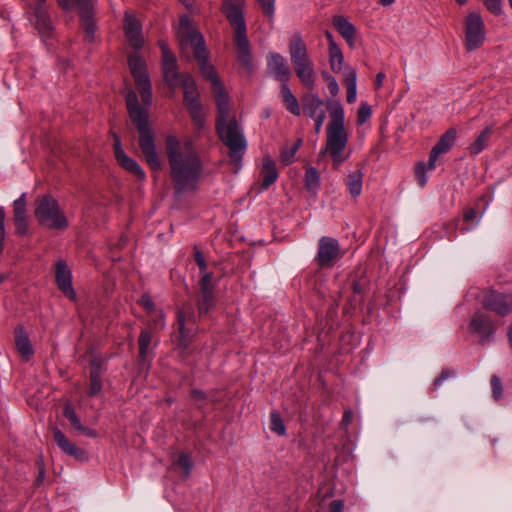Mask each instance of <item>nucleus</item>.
<instances>
[{"instance_id":"4","label":"nucleus","mask_w":512,"mask_h":512,"mask_svg":"<svg viewBox=\"0 0 512 512\" xmlns=\"http://www.w3.org/2000/svg\"><path fill=\"white\" fill-rule=\"evenodd\" d=\"M131 121L135 124L139 133V147L146 163L153 171L161 169V161L155 146V138L149 125V114L141 106L128 110Z\"/></svg>"},{"instance_id":"50","label":"nucleus","mask_w":512,"mask_h":512,"mask_svg":"<svg viewBox=\"0 0 512 512\" xmlns=\"http://www.w3.org/2000/svg\"><path fill=\"white\" fill-rule=\"evenodd\" d=\"M257 2L263 14L272 20L274 16V0H257Z\"/></svg>"},{"instance_id":"24","label":"nucleus","mask_w":512,"mask_h":512,"mask_svg":"<svg viewBox=\"0 0 512 512\" xmlns=\"http://www.w3.org/2000/svg\"><path fill=\"white\" fill-rule=\"evenodd\" d=\"M470 327L474 332H477L486 337L490 336L495 331V325L493 321L482 313H475L473 315Z\"/></svg>"},{"instance_id":"59","label":"nucleus","mask_w":512,"mask_h":512,"mask_svg":"<svg viewBox=\"0 0 512 512\" xmlns=\"http://www.w3.org/2000/svg\"><path fill=\"white\" fill-rule=\"evenodd\" d=\"M344 502L342 500H333L329 505V512H343Z\"/></svg>"},{"instance_id":"15","label":"nucleus","mask_w":512,"mask_h":512,"mask_svg":"<svg viewBox=\"0 0 512 512\" xmlns=\"http://www.w3.org/2000/svg\"><path fill=\"white\" fill-rule=\"evenodd\" d=\"M289 54L293 67L311 62L307 46L300 34H294L289 41Z\"/></svg>"},{"instance_id":"44","label":"nucleus","mask_w":512,"mask_h":512,"mask_svg":"<svg viewBox=\"0 0 512 512\" xmlns=\"http://www.w3.org/2000/svg\"><path fill=\"white\" fill-rule=\"evenodd\" d=\"M142 102L144 105H151L152 103V91H151V83L150 80H144L142 82L136 83Z\"/></svg>"},{"instance_id":"63","label":"nucleus","mask_w":512,"mask_h":512,"mask_svg":"<svg viewBox=\"0 0 512 512\" xmlns=\"http://www.w3.org/2000/svg\"><path fill=\"white\" fill-rule=\"evenodd\" d=\"M37 465H38L39 471H38V475H37V478H36V483H37V485H40L43 482V480H44L45 469H44L42 460H39L37 462Z\"/></svg>"},{"instance_id":"18","label":"nucleus","mask_w":512,"mask_h":512,"mask_svg":"<svg viewBox=\"0 0 512 512\" xmlns=\"http://www.w3.org/2000/svg\"><path fill=\"white\" fill-rule=\"evenodd\" d=\"M124 30L130 45L136 49L141 48L143 45L141 25L134 16L127 13L124 20Z\"/></svg>"},{"instance_id":"38","label":"nucleus","mask_w":512,"mask_h":512,"mask_svg":"<svg viewBox=\"0 0 512 512\" xmlns=\"http://www.w3.org/2000/svg\"><path fill=\"white\" fill-rule=\"evenodd\" d=\"M344 56L338 45L329 49V63L333 72L339 73L342 69Z\"/></svg>"},{"instance_id":"14","label":"nucleus","mask_w":512,"mask_h":512,"mask_svg":"<svg viewBox=\"0 0 512 512\" xmlns=\"http://www.w3.org/2000/svg\"><path fill=\"white\" fill-rule=\"evenodd\" d=\"M267 69L276 80L286 84L291 76L286 59L278 53H270L267 58Z\"/></svg>"},{"instance_id":"9","label":"nucleus","mask_w":512,"mask_h":512,"mask_svg":"<svg viewBox=\"0 0 512 512\" xmlns=\"http://www.w3.org/2000/svg\"><path fill=\"white\" fill-rule=\"evenodd\" d=\"M465 48L473 51L480 48L485 41V25L478 13H469L465 20Z\"/></svg>"},{"instance_id":"1","label":"nucleus","mask_w":512,"mask_h":512,"mask_svg":"<svg viewBox=\"0 0 512 512\" xmlns=\"http://www.w3.org/2000/svg\"><path fill=\"white\" fill-rule=\"evenodd\" d=\"M170 174L175 191L184 193L197 187L202 172V163L192 140L180 143L174 135H168L165 141Z\"/></svg>"},{"instance_id":"3","label":"nucleus","mask_w":512,"mask_h":512,"mask_svg":"<svg viewBox=\"0 0 512 512\" xmlns=\"http://www.w3.org/2000/svg\"><path fill=\"white\" fill-rule=\"evenodd\" d=\"M326 133V146L319 156L328 153L333 161V165L338 167L347 158V156L343 155V151L348 143V133L344 127V111L341 106H337L332 111Z\"/></svg>"},{"instance_id":"13","label":"nucleus","mask_w":512,"mask_h":512,"mask_svg":"<svg viewBox=\"0 0 512 512\" xmlns=\"http://www.w3.org/2000/svg\"><path fill=\"white\" fill-rule=\"evenodd\" d=\"M212 273H204L199 281L200 295L197 300L199 315L206 314L214 305Z\"/></svg>"},{"instance_id":"54","label":"nucleus","mask_w":512,"mask_h":512,"mask_svg":"<svg viewBox=\"0 0 512 512\" xmlns=\"http://www.w3.org/2000/svg\"><path fill=\"white\" fill-rule=\"evenodd\" d=\"M297 151H294L292 147L284 148L281 152L280 159L284 165H289L294 161L295 154Z\"/></svg>"},{"instance_id":"28","label":"nucleus","mask_w":512,"mask_h":512,"mask_svg":"<svg viewBox=\"0 0 512 512\" xmlns=\"http://www.w3.org/2000/svg\"><path fill=\"white\" fill-rule=\"evenodd\" d=\"M128 64L135 83L149 80L145 62L138 54H131L128 59Z\"/></svg>"},{"instance_id":"31","label":"nucleus","mask_w":512,"mask_h":512,"mask_svg":"<svg viewBox=\"0 0 512 512\" xmlns=\"http://www.w3.org/2000/svg\"><path fill=\"white\" fill-rule=\"evenodd\" d=\"M152 340V334L149 330L145 329L142 330L139 338H138V345H139V366L140 367H148L146 365L147 363V356L150 352V345Z\"/></svg>"},{"instance_id":"23","label":"nucleus","mask_w":512,"mask_h":512,"mask_svg":"<svg viewBox=\"0 0 512 512\" xmlns=\"http://www.w3.org/2000/svg\"><path fill=\"white\" fill-rule=\"evenodd\" d=\"M333 25L341 36L347 41L348 45L353 48L356 37V29L347 18L341 15H337L333 18Z\"/></svg>"},{"instance_id":"11","label":"nucleus","mask_w":512,"mask_h":512,"mask_svg":"<svg viewBox=\"0 0 512 512\" xmlns=\"http://www.w3.org/2000/svg\"><path fill=\"white\" fill-rule=\"evenodd\" d=\"M482 306L498 315L505 316L510 313L509 294L487 290L483 294Z\"/></svg>"},{"instance_id":"42","label":"nucleus","mask_w":512,"mask_h":512,"mask_svg":"<svg viewBox=\"0 0 512 512\" xmlns=\"http://www.w3.org/2000/svg\"><path fill=\"white\" fill-rule=\"evenodd\" d=\"M187 106V109L189 111V114L194 122V124L198 127V128H203L204 127V124H205V119L202 115V112H201V104L200 103H194V104H190V105H186Z\"/></svg>"},{"instance_id":"58","label":"nucleus","mask_w":512,"mask_h":512,"mask_svg":"<svg viewBox=\"0 0 512 512\" xmlns=\"http://www.w3.org/2000/svg\"><path fill=\"white\" fill-rule=\"evenodd\" d=\"M127 110L140 106L137 95L134 91L130 90L126 94Z\"/></svg>"},{"instance_id":"19","label":"nucleus","mask_w":512,"mask_h":512,"mask_svg":"<svg viewBox=\"0 0 512 512\" xmlns=\"http://www.w3.org/2000/svg\"><path fill=\"white\" fill-rule=\"evenodd\" d=\"M215 96V102L217 105V118L216 123L224 120H228L229 117V96L226 92L223 84H217L216 87L212 88Z\"/></svg>"},{"instance_id":"56","label":"nucleus","mask_w":512,"mask_h":512,"mask_svg":"<svg viewBox=\"0 0 512 512\" xmlns=\"http://www.w3.org/2000/svg\"><path fill=\"white\" fill-rule=\"evenodd\" d=\"M14 223L16 227V232L19 235H24L28 231V223L26 221V217L14 218Z\"/></svg>"},{"instance_id":"46","label":"nucleus","mask_w":512,"mask_h":512,"mask_svg":"<svg viewBox=\"0 0 512 512\" xmlns=\"http://www.w3.org/2000/svg\"><path fill=\"white\" fill-rule=\"evenodd\" d=\"M14 218L26 217V199L25 194H22L13 203Z\"/></svg>"},{"instance_id":"35","label":"nucleus","mask_w":512,"mask_h":512,"mask_svg":"<svg viewBox=\"0 0 512 512\" xmlns=\"http://www.w3.org/2000/svg\"><path fill=\"white\" fill-rule=\"evenodd\" d=\"M363 173L361 170L351 172L346 180L349 192L353 197H358L362 191Z\"/></svg>"},{"instance_id":"40","label":"nucleus","mask_w":512,"mask_h":512,"mask_svg":"<svg viewBox=\"0 0 512 512\" xmlns=\"http://www.w3.org/2000/svg\"><path fill=\"white\" fill-rule=\"evenodd\" d=\"M173 466L182 470L183 476L187 478L190 475L192 468L191 457L188 453H180L178 458L173 461Z\"/></svg>"},{"instance_id":"37","label":"nucleus","mask_w":512,"mask_h":512,"mask_svg":"<svg viewBox=\"0 0 512 512\" xmlns=\"http://www.w3.org/2000/svg\"><path fill=\"white\" fill-rule=\"evenodd\" d=\"M162 70L165 83L171 89H175L181 83L184 74L178 72L177 65L162 66Z\"/></svg>"},{"instance_id":"55","label":"nucleus","mask_w":512,"mask_h":512,"mask_svg":"<svg viewBox=\"0 0 512 512\" xmlns=\"http://www.w3.org/2000/svg\"><path fill=\"white\" fill-rule=\"evenodd\" d=\"M486 8L493 14L499 15L502 10L501 0H483Z\"/></svg>"},{"instance_id":"7","label":"nucleus","mask_w":512,"mask_h":512,"mask_svg":"<svg viewBox=\"0 0 512 512\" xmlns=\"http://www.w3.org/2000/svg\"><path fill=\"white\" fill-rule=\"evenodd\" d=\"M227 20L234 29V43L236 46L238 61L249 71L252 68V56L243 13L236 14L234 12H230L228 13Z\"/></svg>"},{"instance_id":"34","label":"nucleus","mask_w":512,"mask_h":512,"mask_svg":"<svg viewBox=\"0 0 512 512\" xmlns=\"http://www.w3.org/2000/svg\"><path fill=\"white\" fill-rule=\"evenodd\" d=\"M356 71L347 67L344 72V84L347 88V102L353 103L356 100Z\"/></svg>"},{"instance_id":"8","label":"nucleus","mask_w":512,"mask_h":512,"mask_svg":"<svg viewBox=\"0 0 512 512\" xmlns=\"http://www.w3.org/2000/svg\"><path fill=\"white\" fill-rule=\"evenodd\" d=\"M216 128L221 140L229 149V156L234 161H240L242 152L246 148V141L240 132L236 120L230 119L217 122Z\"/></svg>"},{"instance_id":"51","label":"nucleus","mask_w":512,"mask_h":512,"mask_svg":"<svg viewBox=\"0 0 512 512\" xmlns=\"http://www.w3.org/2000/svg\"><path fill=\"white\" fill-rule=\"evenodd\" d=\"M426 165L422 162L418 163L415 167V175L417 181L421 187L425 186L427 183V178L425 175Z\"/></svg>"},{"instance_id":"16","label":"nucleus","mask_w":512,"mask_h":512,"mask_svg":"<svg viewBox=\"0 0 512 512\" xmlns=\"http://www.w3.org/2000/svg\"><path fill=\"white\" fill-rule=\"evenodd\" d=\"M45 2H38L33 6V15L35 18V28L38 32L44 37H50L52 34V23L50 17L47 13V10L44 6Z\"/></svg>"},{"instance_id":"45","label":"nucleus","mask_w":512,"mask_h":512,"mask_svg":"<svg viewBox=\"0 0 512 512\" xmlns=\"http://www.w3.org/2000/svg\"><path fill=\"white\" fill-rule=\"evenodd\" d=\"M270 428L272 431L277 433L280 436H284L286 434V428L283 420L281 419L278 412L271 413V425Z\"/></svg>"},{"instance_id":"62","label":"nucleus","mask_w":512,"mask_h":512,"mask_svg":"<svg viewBox=\"0 0 512 512\" xmlns=\"http://www.w3.org/2000/svg\"><path fill=\"white\" fill-rule=\"evenodd\" d=\"M113 138H114V155H115V158H117L118 156H120V153H125V152L121 147L119 137L116 134H113Z\"/></svg>"},{"instance_id":"17","label":"nucleus","mask_w":512,"mask_h":512,"mask_svg":"<svg viewBox=\"0 0 512 512\" xmlns=\"http://www.w3.org/2000/svg\"><path fill=\"white\" fill-rule=\"evenodd\" d=\"M54 441L58 447L66 454L77 460L86 459L85 451L72 443L57 427L52 429Z\"/></svg>"},{"instance_id":"27","label":"nucleus","mask_w":512,"mask_h":512,"mask_svg":"<svg viewBox=\"0 0 512 512\" xmlns=\"http://www.w3.org/2000/svg\"><path fill=\"white\" fill-rule=\"evenodd\" d=\"M295 73L300 82L309 90L315 86V72L313 62H308L294 67Z\"/></svg>"},{"instance_id":"36","label":"nucleus","mask_w":512,"mask_h":512,"mask_svg":"<svg viewBox=\"0 0 512 512\" xmlns=\"http://www.w3.org/2000/svg\"><path fill=\"white\" fill-rule=\"evenodd\" d=\"M457 137V131L455 128L448 129L439 139V141L436 143V145L433 147L441 154L446 153L449 151V149L454 144Z\"/></svg>"},{"instance_id":"61","label":"nucleus","mask_w":512,"mask_h":512,"mask_svg":"<svg viewBox=\"0 0 512 512\" xmlns=\"http://www.w3.org/2000/svg\"><path fill=\"white\" fill-rule=\"evenodd\" d=\"M453 372L449 370H444L442 373L437 377L434 381V386L437 387L441 384L442 381L448 379L449 377L453 376Z\"/></svg>"},{"instance_id":"47","label":"nucleus","mask_w":512,"mask_h":512,"mask_svg":"<svg viewBox=\"0 0 512 512\" xmlns=\"http://www.w3.org/2000/svg\"><path fill=\"white\" fill-rule=\"evenodd\" d=\"M371 113H372V110L368 104H366V103L361 104V106L358 110V113H357V123L359 125L364 124L370 118Z\"/></svg>"},{"instance_id":"10","label":"nucleus","mask_w":512,"mask_h":512,"mask_svg":"<svg viewBox=\"0 0 512 512\" xmlns=\"http://www.w3.org/2000/svg\"><path fill=\"white\" fill-rule=\"evenodd\" d=\"M342 257L338 240L323 236L319 240L317 263L320 267H332Z\"/></svg>"},{"instance_id":"21","label":"nucleus","mask_w":512,"mask_h":512,"mask_svg":"<svg viewBox=\"0 0 512 512\" xmlns=\"http://www.w3.org/2000/svg\"><path fill=\"white\" fill-rule=\"evenodd\" d=\"M90 366L88 395L93 397L98 395L102 390V361L94 358L91 360Z\"/></svg>"},{"instance_id":"57","label":"nucleus","mask_w":512,"mask_h":512,"mask_svg":"<svg viewBox=\"0 0 512 512\" xmlns=\"http://www.w3.org/2000/svg\"><path fill=\"white\" fill-rule=\"evenodd\" d=\"M139 304L143 306L147 312L152 313L155 311V304L148 294H143L139 300Z\"/></svg>"},{"instance_id":"64","label":"nucleus","mask_w":512,"mask_h":512,"mask_svg":"<svg viewBox=\"0 0 512 512\" xmlns=\"http://www.w3.org/2000/svg\"><path fill=\"white\" fill-rule=\"evenodd\" d=\"M476 211L473 208H468L464 211V221L470 222L473 221L476 218Z\"/></svg>"},{"instance_id":"30","label":"nucleus","mask_w":512,"mask_h":512,"mask_svg":"<svg viewBox=\"0 0 512 512\" xmlns=\"http://www.w3.org/2000/svg\"><path fill=\"white\" fill-rule=\"evenodd\" d=\"M64 416L67 418V420L70 422V424L72 425V427L74 429H76L77 431H79L80 433L88 436V437H91V438H95L97 437V431L94 430V429H90L86 426H83L80 422V419L78 418L75 410L70 406V405H66L65 408H64Z\"/></svg>"},{"instance_id":"12","label":"nucleus","mask_w":512,"mask_h":512,"mask_svg":"<svg viewBox=\"0 0 512 512\" xmlns=\"http://www.w3.org/2000/svg\"><path fill=\"white\" fill-rule=\"evenodd\" d=\"M55 280L58 289L70 300H75L76 294L72 287V275L66 261L59 260L55 263Z\"/></svg>"},{"instance_id":"20","label":"nucleus","mask_w":512,"mask_h":512,"mask_svg":"<svg viewBox=\"0 0 512 512\" xmlns=\"http://www.w3.org/2000/svg\"><path fill=\"white\" fill-rule=\"evenodd\" d=\"M15 346L16 350L24 361H28L34 354L33 347L29 340L28 334L23 326L19 325L15 328Z\"/></svg>"},{"instance_id":"5","label":"nucleus","mask_w":512,"mask_h":512,"mask_svg":"<svg viewBox=\"0 0 512 512\" xmlns=\"http://www.w3.org/2000/svg\"><path fill=\"white\" fill-rule=\"evenodd\" d=\"M34 214L38 222L49 229L65 230L68 227V221L58 202L50 195L36 199Z\"/></svg>"},{"instance_id":"60","label":"nucleus","mask_w":512,"mask_h":512,"mask_svg":"<svg viewBox=\"0 0 512 512\" xmlns=\"http://www.w3.org/2000/svg\"><path fill=\"white\" fill-rule=\"evenodd\" d=\"M441 155L440 152H438L436 149L432 148L431 152H430V156H429V160H428V169L429 170H432L435 168V163H436V159L438 158V156Z\"/></svg>"},{"instance_id":"32","label":"nucleus","mask_w":512,"mask_h":512,"mask_svg":"<svg viewBox=\"0 0 512 512\" xmlns=\"http://www.w3.org/2000/svg\"><path fill=\"white\" fill-rule=\"evenodd\" d=\"M281 95L286 109L295 116H299L301 109L297 98L294 96L287 84L281 86Z\"/></svg>"},{"instance_id":"49","label":"nucleus","mask_w":512,"mask_h":512,"mask_svg":"<svg viewBox=\"0 0 512 512\" xmlns=\"http://www.w3.org/2000/svg\"><path fill=\"white\" fill-rule=\"evenodd\" d=\"M81 13V17L84 21L85 31L90 39L93 38L95 32V24L91 18L90 11L88 13Z\"/></svg>"},{"instance_id":"2","label":"nucleus","mask_w":512,"mask_h":512,"mask_svg":"<svg viewBox=\"0 0 512 512\" xmlns=\"http://www.w3.org/2000/svg\"><path fill=\"white\" fill-rule=\"evenodd\" d=\"M178 37L182 52L192 51L203 78L211 83V89L216 87L217 84H223L217 75L215 67L207 61L208 52L203 36L192 26L187 16H183L180 19Z\"/></svg>"},{"instance_id":"52","label":"nucleus","mask_w":512,"mask_h":512,"mask_svg":"<svg viewBox=\"0 0 512 512\" xmlns=\"http://www.w3.org/2000/svg\"><path fill=\"white\" fill-rule=\"evenodd\" d=\"M322 76L327 82L329 92L333 96L337 95L339 92V86L336 79L333 76L329 75L327 72H322Z\"/></svg>"},{"instance_id":"43","label":"nucleus","mask_w":512,"mask_h":512,"mask_svg":"<svg viewBox=\"0 0 512 512\" xmlns=\"http://www.w3.org/2000/svg\"><path fill=\"white\" fill-rule=\"evenodd\" d=\"M159 48L162 53V66L177 65L176 57L164 40L159 41Z\"/></svg>"},{"instance_id":"25","label":"nucleus","mask_w":512,"mask_h":512,"mask_svg":"<svg viewBox=\"0 0 512 512\" xmlns=\"http://www.w3.org/2000/svg\"><path fill=\"white\" fill-rule=\"evenodd\" d=\"M302 108L304 113L310 118H315L320 115H325V111L323 109L324 102L317 95L314 94H306L302 98Z\"/></svg>"},{"instance_id":"6","label":"nucleus","mask_w":512,"mask_h":512,"mask_svg":"<svg viewBox=\"0 0 512 512\" xmlns=\"http://www.w3.org/2000/svg\"><path fill=\"white\" fill-rule=\"evenodd\" d=\"M192 321L191 316H187L186 309L183 308L177 312V328L172 334V342L177 358L187 363L190 355L193 353L192 343L194 342V332L186 325Z\"/></svg>"},{"instance_id":"29","label":"nucleus","mask_w":512,"mask_h":512,"mask_svg":"<svg viewBox=\"0 0 512 512\" xmlns=\"http://www.w3.org/2000/svg\"><path fill=\"white\" fill-rule=\"evenodd\" d=\"M116 160L123 169L133 174L139 180L145 179L146 174L142 167L138 164L136 160L129 157L126 153H120V156H118Z\"/></svg>"},{"instance_id":"33","label":"nucleus","mask_w":512,"mask_h":512,"mask_svg":"<svg viewBox=\"0 0 512 512\" xmlns=\"http://www.w3.org/2000/svg\"><path fill=\"white\" fill-rule=\"evenodd\" d=\"M492 131V125L487 126L484 130L481 131L475 141L469 146L470 154L476 155L487 147L492 135Z\"/></svg>"},{"instance_id":"39","label":"nucleus","mask_w":512,"mask_h":512,"mask_svg":"<svg viewBox=\"0 0 512 512\" xmlns=\"http://www.w3.org/2000/svg\"><path fill=\"white\" fill-rule=\"evenodd\" d=\"M304 184L309 191L316 192L318 190L320 186V176L314 167L306 169Z\"/></svg>"},{"instance_id":"22","label":"nucleus","mask_w":512,"mask_h":512,"mask_svg":"<svg viewBox=\"0 0 512 512\" xmlns=\"http://www.w3.org/2000/svg\"><path fill=\"white\" fill-rule=\"evenodd\" d=\"M260 177L262 179L261 189L263 190L268 189L278 178L276 164L268 155L263 157Z\"/></svg>"},{"instance_id":"53","label":"nucleus","mask_w":512,"mask_h":512,"mask_svg":"<svg viewBox=\"0 0 512 512\" xmlns=\"http://www.w3.org/2000/svg\"><path fill=\"white\" fill-rule=\"evenodd\" d=\"M193 250H194V260L197 263V265L199 266L201 274L203 275L204 273H208L206 271L207 263H206V260L203 256L202 252L196 246L194 247Z\"/></svg>"},{"instance_id":"26","label":"nucleus","mask_w":512,"mask_h":512,"mask_svg":"<svg viewBox=\"0 0 512 512\" xmlns=\"http://www.w3.org/2000/svg\"><path fill=\"white\" fill-rule=\"evenodd\" d=\"M179 85L183 87L185 105L200 103L197 86L191 75L184 74Z\"/></svg>"},{"instance_id":"48","label":"nucleus","mask_w":512,"mask_h":512,"mask_svg":"<svg viewBox=\"0 0 512 512\" xmlns=\"http://www.w3.org/2000/svg\"><path fill=\"white\" fill-rule=\"evenodd\" d=\"M492 395L495 400H499L502 397V382L497 375L491 377Z\"/></svg>"},{"instance_id":"41","label":"nucleus","mask_w":512,"mask_h":512,"mask_svg":"<svg viewBox=\"0 0 512 512\" xmlns=\"http://www.w3.org/2000/svg\"><path fill=\"white\" fill-rule=\"evenodd\" d=\"M243 5V0H223L221 11L225 14L226 18H228V13L230 12L242 14Z\"/></svg>"}]
</instances>
